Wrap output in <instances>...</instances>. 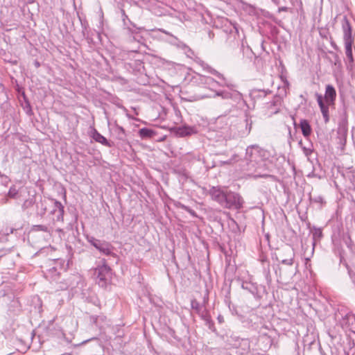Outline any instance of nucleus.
<instances>
[{"mask_svg": "<svg viewBox=\"0 0 355 355\" xmlns=\"http://www.w3.org/2000/svg\"><path fill=\"white\" fill-rule=\"evenodd\" d=\"M97 320H98V318H95V320H94V322H95V323H97Z\"/></svg>", "mask_w": 355, "mask_h": 355, "instance_id": "393cba45", "label": "nucleus"}, {"mask_svg": "<svg viewBox=\"0 0 355 355\" xmlns=\"http://www.w3.org/2000/svg\"><path fill=\"white\" fill-rule=\"evenodd\" d=\"M343 40L345 44H352L353 39L352 37V27L347 17H344L343 23Z\"/></svg>", "mask_w": 355, "mask_h": 355, "instance_id": "1a4fd4ad", "label": "nucleus"}, {"mask_svg": "<svg viewBox=\"0 0 355 355\" xmlns=\"http://www.w3.org/2000/svg\"><path fill=\"white\" fill-rule=\"evenodd\" d=\"M246 49H247V50H250V47H249L248 46H246Z\"/></svg>", "mask_w": 355, "mask_h": 355, "instance_id": "a878e982", "label": "nucleus"}, {"mask_svg": "<svg viewBox=\"0 0 355 355\" xmlns=\"http://www.w3.org/2000/svg\"><path fill=\"white\" fill-rule=\"evenodd\" d=\"M191 306L193 309L196 310L197 312H199L200 310V304L196 300H192L191 302Z\"/></svg>", "mask_w": 355, "mask_h": 355, "instance_id": "a211bd4d", "label": "nucleus"}, {"mask_svg": "<svg viewBox=\"0 0 355 355\" xmlns=\"http://www.w3.org/2000/svg\"><path fill=\"white\" fill-rule=\"evenodd\" d=\"M269 175H256L254 177L255 178H266V177H268Z\"/></svg>", "mask_w": 355, "mask_h": 355, "instance_id": "412c9836", "label": "nucleus"}, {"mask_svg": "<svg viewBox=\"0 0 355 355\" xmlns=\"http://www.w3.org/2000/svg\"><path fill=\"white\" fill-rule=\"evenodd\" d=\"M196 62L205 71L215 75L222 82L219 83L209 76L195 73L191 76L189 85L186 89V93L190 94L188 97V101H196L206 98H215L217 96H220L223 99L241 96V94L234 89V85L229 82L222 73L200 59L196 60Z\"/></svg>", "mask_w": 355, "mask_h": 355, "instance_id": "f257e3e1", "label": "nucleus"}, {"mask_svg": "<svg viewBox=\"0 0 355 355\" xmlns=\"http://www.w3.org/2000/svg\"><path fill=\"white\" fill-rule=\"evenodd\" d=\"M345 243L349 248H352L353 243H352V241L349 236L348 237L347 240L345 241Z\"/></svg>", "mask_w": 355, "mask_h": 355, "instance_id": "aec40b11", "label": "nucleus"}, {"mask_svg": "<svg viewBox=\"0 0 355 355\" xmlns=\"http://www.w3.org/2000/svg\"><path fill=\"white\" fill-rule=\"evenodd\" d=\"M281 253V262L284 265L292 266L295 257L293 248L289 245H286L282 249Z\"/></svg>", "mask_w": 355, "mask_h": 355, "instance_id": "0eeeda50", "label": "nucleus"}, {"mask_svg": "<svg viewBox=\"0 0 355 355\" xmlns=\"http://www.w3.org/2000/svg\"><path fill=\"white\" fill-rule=\"evenodd\" d=\"M226 193L219 187H212L208 191V194L211 199L217 202L222 207L225 202Z\"/></svg>", "mask_w": 355, "mask_h": 355, "instance_id": "423d86ee", "label": "nucleus"}, {"mask_svg": "<svg viewBox=\"0 0 355 355\" xmlns=\"http://www.w3.org/2000/svg\"><path fill=\"white\" fill-rule=\"evenodd\" d=\"M299 144L302 146V150L304 153V155L306 156H309L312 152H313V149H312V146L311 145H309V146H304L302 145V141H300L299 142Z\"/></svg>", "mask_w": 355, "mask_h": 355, "instance_id": "f3484780", "label": "nucleus"}, {"mask_svg": "<svg viewBox=\"0 0 355 355\" xmlns=\"http://www.w3.org/2000/svg\"><path fill=\"white\" fill-rule=\"evenodd\" d=\"M300 126L304 137H309L312 130L309 121L306 119L300 120Z\"/></svg>", "mask_w": 355, "mask_h": 355, "instance_id": "f8f14e48", "label": "nucleus"}, {"mask_svg": "<svg viewBox=\"0 0 355 355\" xmlns=\"http://www.w3.org/2000/svg\"><path fill=\"white\" fill-rule=\"evenodd\" d=\"M268 151L257 145L248 146L245 150V160L247 170H257L266 167V159L268 158Z\"/></svg>", "mask_w": 355, "mask_h": 355, "instance_id": "f03ea898", "label": "nucleus"}, {"mask_svg": "<svg viewBox=\"0 0 355 355\" xmlns=\"http://www.w3.org/2000/svg\"><path fill=\"white\" fill-rule=\"evenodd\" d=\"M279 78L284 83L282 89L284 90V95L285 96L286 94V89H288L289 87V82L287 80L286 76L283 74H281Z\"/></svg>", "mask_w": 355, "mask_h": 355, "instance_id": "dca6fc26", "label": "nucleus"}, {"mask_svg": "<svg viewBox=\"0 0 355 355\" xmlns=\"http://www.w3.org/2000/svg\"><path fill=\"white\" fill-rule=\"evenodd\" d=\"M218 320L220 322H222V318H220V317H218Z\"/></svg>", "mask_w": 355, "mask_h": 355, "instance_id": "b1692460", "label": "nucleus"}, {"mask_svg": "<svg viewBox=\"0 0 355 355\" xmlns=\"http://www.w3.org/2000/svg\"><path fill=\"white\" fill-rule=\"evenodd\" d=\"M316 100L322 112L325 123L329 121V108L331 105H334L336 92L331 85H327L325 88L324 97L322 94H316Z\"/></svg>", "mask_w": 355, "mask_h": 355, "instance_id": "7ed1b4c3", "label": "nucleus"}, {"mask_svg": "<svg viewBox=\"0 0 355 355\" xmlns=\"http://www.w3.org/2000/svg\"><path fill=\"white\" fill-rule=\"evenodd\" d=\"M237 160H238V155H234L232 156V157L230 159V160L226 162V163L231 164V163L237 162Z\"/></svg>", "mask_w": 355, "mask_h": 355, "instance_id": "6ab92c4d", "label": "nucleus"}, {"mask_svg": "<svg viewBox=\"0 0 355 355\" xmlns=\"http://www.w3.org/2000/svg\"><path fill=\"white\" fill-rule=\"evenodd\" d=\"M155 135L156 132L153 130L147 128H143L139 130V135L141 139H150Z\"/></svg>", "mask_w": 355, "mask_h": 355, "instance_id": "4468645a", "label": "nucleus"}, {"mask_svg": "<svg viewBox=\"0 0 355 355\" xmlns=\"http://www.w3.org/2000/svg\"><path fill=\"white\" fill-rule=\"evenodd\" d=\"M352 44H350V43L345 44L346 56L347 57L349 60L352 62L354 61V60H353V55H352Z\"/></svg>", "mask_w": 355, "mask_h": 355, "instance_id": "2eb2a0df", "label": "nucleus"}, {"mask_svg": "<svg viewBox=\"0 0 355 355\" xmlns=\"http://www.w3.org/2000/svg\"><path fill=\"white\" fill-rule=\"evenodd\" d=\"M92 134L93 139L96 141H97L105 146H111L110 144L107 141V139L105 137H104L103 135H101L100 133L96 132V130H94L92 131Z\"/></svg>", "mask_w": 355, "mask_h": 355, "instance_id": "ddd939ff", "label": "nucleus"}, {"mask_svg": "<svg viewBox=\"0 0 355 355\" xmlns=\"http://www.w3.org/2000/svg\"><path fill=\"white\" fill-rule=\"evenodd\" d=\"M281 101V98L278 96H275L272 101L267 103L266 106L268 110V114L270 115H272L279 112Z\"/></svg>", "mask_w": 355, "mask_h": 355, "instance_id": "9d476101", "label": "nucleus"}, {"mask_svg": "<svg viewBox=\"0 0 355 355\" xmlns=\"http://www.w3.org/2000/svg\"><path fill=\"white\" fill-rule=\"evenodd\" d=\"M97 277L99 279V283L102 282L101 286L107 283L111 277V269L106 265L101 266L97 268Z\"/></svg>", "mask_w": 355, "mask_h": 355, "instance_id": "6e6552de", "label": "nucleus"}, {"mask_svg": "<svg viewBox=\"0 0 355 355\" xmlns=\"http://www.w3.org/2000/svg\"><path fill=\"white\" fill-rule=\"evenodd\" d=\"M197 132L196 128L193 126L184 125L175 129V133L179 137L189 136Z\"/></svg>", "mask_w": 355, "mask_h": 355, "instance_id": "9b49d317", "label": "nucleus"}, {"mask_svg": "<svg viewBox=\"0 0 355 355\" xmlns=\"http://www.w3.org/2000/svg\"><path fill=\"white\" fill-rule=\"evenodd\" d=\"M261 92L264 96H266L268 93H270V91H269V92H267V91H264V90H263V91H261Z\"/></svg>", "mask_w": 355, "mask_h": 355, "instance_id": "4be33fe9", "label": "nucleus"}, {"mask_svg": "<svg viewBox=\"0 0 355 355\" xmlns=\"http://www.w3.org/2000/svg\"><path fill=\"white\" fill-rule=\"evenodd\" d=\"M354 282L355 283V279L354 280Z\"/></svg>", "mask_w": 355, "mask_h": 355, "instance_id": "bb28decb", "label": "nucleus"}, {"mask_svg": "<svg viewBox=\"0 0 355 355\" xmlns=\"http://www.w3.org/2000/svg\"><path fill=\"white\" fill-rule=\"evenodd\" d=\"M241 48H242L243 51H244L245 49V45H244V42H242Z\"/></svg>", "mask_w": 355, "mask_h": 355, "instance_id": "5701e85b", "label": "nucleus"}, {"mask_svg": "<svg viewBox=\"0 0 355 355\" xmlns=\"http://www.w3.org/2000/svg\"><path fill=\"white\" fill-rule=\"evenodd\" d=\"M225 202L223 207L227 209H239L242 207L243 200L241 196L234 192H227L225 195Z\"/></svg>", "mask_w": 355, "mask_h": 355, "instance_id": "20e7f679", "label": "nucleus"}, {"mask_svg": "<svg viewBox=\"0 0 355 355\" xmlns=\"http://www.w3.org/2000/svg\"><path fill=\"white\" fill-rule=\"evenodd\" d=\"M90 244L103 254L111 255L113 254L114 248L107 241L93 239H90Z\"/></svg>", "mask_w": 355, "mask_h": 355, "instance_id": "39448f33", "label": "nucleus"}]
</instances>
